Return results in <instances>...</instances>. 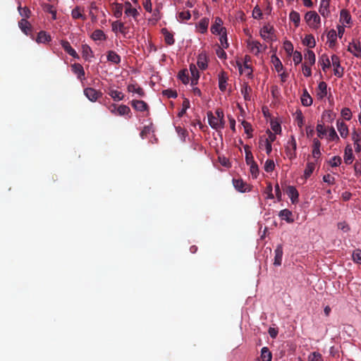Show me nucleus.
I'll return each mask as SVG.
<instances>
[{"label":"nucleus","instance_id":"nucleus-1","mask_svg":"<svg viewBox=\"0 0 361 361\" xmlns=\"http://www.w3.org/2000/svg\"><path fill=\"white\" fill-rule=\"evenodd\" d=\"M296 149L297 143L295 138L293 135H291L285 147L286 154L290 160H293L296 158Z\"/></svg>","mask_w":361,"mask_h":361},{"label":"nucleus","instance_id":"nucleus-2","mask_svg":"<svg viewBox=\"0 0 361 361\" xmlns=\"http://www.w3.org/2000/svg\"><path fill=\"white\" fill-rule=\"evenodd\" d=\"M305 19L308 25L313 28H317L320 23V17L315 11L306 13Z\"/></svg>","mask_w":361,"mask_h":361},{"label":"nucleus","instance_id":"nucleus-3","mask_svg":"<svg viewBox=\"0 0 361 361\" xmlns=\"http://www.w3.org/2000/svg\"><path fill=\"white\" fill-rule=\"evenodd\" d=\"M332 65L334 67V73L338 78H342L344 74V68L341 66L340 58L337 55L331 56Z\"/></svg>","mask_w":361,"mask_h":361},{"label":"nucleus","instance_id":"nucleus-4","mask_svg":"<svg viewBox=\"0 0 361 361\" xmlns=\"http://www.w3.org/2000/svg\"><path fill=\"white\" fill-rule=\"evenodd\" d=\"M348 51L357 58L361 57V44L359 39L349 43Z\"/></svg>","mask_w":361,"mask_h":361},{"label":"nucleus","instance_id":"nucleus-5","mask_svg":"<svg viewBox=\"0 0 361 361\" xmlns=\"http://www.w3.org/2000/svg\"><path fill=\"white\" fill-rule=\"evenodd\" d=\"M84 94L91 102H96L102 97V92L92 87H87L84 90Z\"/></svg>","mask_w":361,"mask_h":361},{"label":"nucleus","instance_id":"nucleus-6","mask_svg":"<svg viewBox=\"0 0 361 361\" xmlns=\"http://www.w3.org/2000/svg\"><path fill=\"white\" fill-rule=\"evenodd\" d=\"M208 122L209 126L216 130L221 129L224 128V123L219 120L212 112L209 111L207 113Z\"/></svg>","mask_w":361,"mask_h":361},{"label":"nucleus","instance_id":"nucleus-7","mask_svg":"<svg viewBox=\"0 0 361 361\" xmlns=\"http://www.w3.org/2000/svg\"><path fill=\"white\" fill-rule=\"evenodd\" d=\"M233 185L234 188L240 192H246L250 190V185L241 178H233Z\"/></svg>","mask_w":361,"mask_h":361},{"label":"nucleus","instance_id":"nucleus-8","mask_svg":"<svg viewBox=\"0 0 361 361\" xmlns=\"http://www.w3.org/2000/svg\"><path fill=\"white\" fill-rule=\"evenodd\" d=\"M247 47L255 55H257L259 53L262 51V49L265 50L267 48L266 46L263 47L262 44L259 42L255 40H248Z\"/></svg>","mask_w":361,"mask_h":361},{"label":"nucleus","instance_id":"nucleus-9","mask_svg":"<svg viewBox=\"0 0 361 361\" xmlns=\"http://www.w3.org/2000/svg\"><path fill=\"white\" fill-rule=\"evenodd\" d=\"M274 28L269 25H264L260 30V36L267 41H273V33Z\"/></svg>","mask_w":361,"mask_h":361},{"label":"nucleus","instance_id":"nucleus-10","mask_svg":"<svg viewBox=\"0 0 361 361\" xmlns=\"http://www.w3.org/2000/svg\"><path fill=\"white\" fill-rule=\"evenodd\" d=\"M18 26L21 31L26 35L32 36V27L31 24L26 19H21L18 22Z\"/></svg>","mask_w":361,"mask_h":361},{"label":"nucleus","instance_id":"nucleus-11","mask_svg":"<svg viewBox=\"0 0 361 361\" xmlns=\"http://www.w3.org/2000/svg\"><path fill=\"white\" fill-rule=\"evenodd\" d=\"M330 1L331 0H321L319 12L324 18H327L330 14Z\"/></svg>","mask_w":361,"mask_h":361},{"label":"nucleus","instance_id":"nucleus-12","mask_svg":"<svg viewBox=\"0 0 361 361\" xmlns=\"http://www.w3.org/2000/svg\"><path fill=\"white\" fill-rule=\"evenodd\" d=\"M130 104L138 111H145L149 110L147 104L142 100L133 99L131 101Z\"/></svg>","mask_w":361,"mask_h":361},{"label":"nucleus","instance_id":"nucleus-13","mask_svg":"<svg viewBox=\"0 0 361 361\" xmlns=\"http://www.w3.org/2000/svg\"><path fill=\"white\" fill-rule=\"evenodd\" d=\"M61 44L64 51L67 52L70 56H73L75 59H79V55L77 54L75 50L72 48V47L68 41L61 40Z\"/></svg>","mask_w":361,"mask_h":361},{"label":"nucleus","instance_id":"nucleus-14","mask_svg":"<svg viewBox=\"0 0 361 361\" xmlns=\"http://www.w3.org/2000/svg\"><path fill=\"white\" fill-rule=\"evenodd\" d=\"M286 193L290 198L291 202L295 204L298 202L299 193L294 186L289 185L287 187Z\"/></svg>","mask_w":361,"mask_h":361},{"label":"nucleus","instance_id":"nucleus-15","mask_svg":"<svg viewBox=\"0 0 361 361\" xmlns=\"http://www.w3.org/2000/svg\"><path fill=\"white\" fill-rule=\"evenodd\" d=\"M219 87L221 92H224L226 90V83L228 80V76L224 71H221L219 75Z\"/></svg>","mask_w":361,"mask_h":361},{"label":"nucleus","instance_id":"nucleus-16","mask_svg":"<svg viewBox=\"0 0 361 361\" xmlns=\"http://www.w3.org/2000/svg\"><path fill=\"white\" fill-rule=\"evenodd\" d=\"M223 24L222 20L217 17L215 19V23L211 27V32L213 34L220 35L223 30H225L224 27H222L221 25Z\"/></svg>","mask_w":361,"mask_h":361},{"label":"nucleus","instance_id":"nucleus-17","mask_svg":"<svg viewBox=\"0 0 361 361\" xmlns=\"http://www.w3.org/2000/svg\"><path fill=\"white\" fill-rule=\"evenodd\" d=\"M275 256H274V264L275 266H280L282 262L283 257V247L281 245H279L275 249Z\"/></svg>","mask_w":361,"mask_h":361},{"label":"nucleus","instance_id":"nucleus-18","mask_svg":"<svg viewBox=\"0 0 361 361\" xmlns=\"http://www.w3.org/2000/svg\"><path fill=\"white\" fill-rule=\"evenodd\" d=\"M111 6L114 16L116 18H121L123 13V4L117 2H114L111 4Z\"/></svg>","mask_w":361,"mask_h":361},{"label":"nucleus","instance_id":"nucleus-19","mask_svg":"<svg viewBox=\"0 0 361 361\" xmlns=\"http://www.w3.org/2000/svg\"><path fill=\"white\" fill-rule=\"evenodd\" d=\"M337 128L342 137L345 138L348 135V126L342 121H337Z\"/></svg>","mask_w":361,"mask_h":361},{"label":"nucleus","instance_id":"nucleus-20","mask_svg":"<svg viewBox=\"0 0 361 361\" xmlns=\"http://www.w3.org/2000/svg\"><path fill=\"white\" fill-rule=\"evenodd\" d=\"M161 34L164 37V41L168 45H173L175 42V39L173 38V35L171 32H169L166 28H162Z\"/></svg>","mask_w":361,"mask_h":361},{"label":"nucleus","instance_id":"nucleus-21","mask_svg":"<svg viewBox=\"0 0 361 361\" xmlns=\"http://www.w3.org/2000/svg\"><path fill=\"white\" fill-rule=\"evenodd\" d=\"M353 149L350 145H347L344 153V162L346 164H350L353 161Z\"/></svg>","mask_w":361,"mask_h":361},{"label":"nucleus","instance_id":"nucleus-22","mask_svg":"<svg viewBox=\"0 0 361 361\" xmlns=\"http://www.w3.org/2000/svg\"><path fill=\"white\" fill-rule=\"evenodd\" d=\"M327 95V84L322 81L318 85L317 97L319 99H323Z\"/></svg>","mask_w":361,"mask_h":361},{"label":"nucleus","instance_id":"nucleus-23","mask_svg":"<svg viewBox=\"0 0 361 361\" xmlns=\"http://www.w3.org/2000/svg\"><path fill=\"white\" fill-rule=\"evenodd\" d=\"M72 71L77 74L78 78L82 80L85 77V71L82 65L80 63H74L71 66Z\"/></svg>","mask_w":361,"mask_h":361},{"label":"nucleus","instance_id":"nucleus-24","mask_svg":"<svg viewBox=\"0 0 361 361\" xmlns=\"http://www.w3.org/2000/svg\"><path fill=\"white\" fill-rule=\"evenodd\" d=\"M51 40L50 35L47 34L45 31H40L37 37L36 42L37 43H47Z\"/></svg>","mask_w":361,"mask_h":361},{"label":"nucleus","instance_id":"nucleus-25","mask_svg":"<svg viewBox=\"0 0 361 361\" xmlns=\"http://www.w3.org/2000/svg\"><path fill=\"white\" fill-rule=\"evenodd\" d=\"M111 27H112V31L114 32H117L118 30L121 33L124 34V35L126 32L127 28L124 26V24L122 22H120L118 20L113 22L111 24Z\"/></svg>","mask_w":361,"mask_h":361},{"label":"nucleus","instance_id":"nucleus-26","mask_svg":"<svg viewBox=\"0 0 361 361\" xmlns=\"http://www.w3.org/2000/svg\"><path fill=\"white\" fill-rule=\"evenodd\" d=\"M301 103L305 106H310L312 104V99L306 89L304 90L301 96Z\"/></svg>","mask_w":361,"mask_h":361},{"label":"nucleus","instance_id":"nucleus-27","mask_svg":"<svg viewBox=\"0 0 361 361\" xmlns=\"http://www.w3.org/2000/svg\"><path fill=\"white\" fill-rule=\"evenodd\" d=\"M82 54L85 60H90V58L94 56L93 51L90 47L87 44L82 45Z\"/></svg>","mask_w":361,"mask_h":361},{"label":"nucleus","instance_id":"nucleus-28","mask_svg":"<svg viewBox=\"0 0 361 361\" xmlns=\"http://www.w3.org/2000/svg\"><path fill=\"white\" fill-rule=\"evenodd\" d=\"M302 44L309 48H314L316 45V41L314 36L309 34L305 35V38L302 39Z\"/></svg>","mask_w":361,"mask_h":361},{"label":"nucleus","instance_id":"nucleus-29","mask_svg":"<svg viewBox=\"0 0 361 361\" xmlns=\"http://www.w3.org/2000/svg\"><path fill=\"white\" fill-rule=\"evenodd\" d=\"M316 60L315 54L312 50H307L306 54H305V63L310 66H312L314 64Z\"/></svg>","mask_w":361,"mask_h":361},{"label":"nucleus","instance_id":"nucleus-30","mask_svg":"<svg viewBox=\"0 0 361 361\" xmlns=\"http://www.w3.org/2000/svg\"><path fill=\"white\" fill-rule=\"evenodd\" d=\"M107 60L114 64H118L121 62V56L114 51L107 52Z\"/></svg>","mask_w":361,"mask_h":361},{"label":"nucleus","instance_id":"nucleus-31","mask_svg":"<svg viewBox=\"0 0 361 361\" xmlns=\"http://www.w3.org/2000/svg\"><path fill=\"white\" fill-rule=\"evenodd\" d=\"M327 38L329 42V47L332 48L335 46L337 39V33L336 30L331 29L327 34Z\"/></svg>","mask_w":361,"mask_h":361},{"label":"nucleus","instance_id":"nucleus-32","mask_svg":"<svg viewBox=\"0 0 361 361\" xmlns=\"http://www.w3.org/2000/svg\"><path fill=\"white\" fill-rule=\"evenodd\" d=\"M127 89L129 92H135L140 97H143L145 94V92H144V90H142V88L137 86L136 84L128 85Z\"/></svg>","mask_w":361,"mask_h":361},{"label":"nucleus","instance_id":"nucleus-33","mask_svg":"<svg viewBox=\"0 0 361 361\" xmlns=\"http://www.w3.org/2000/svg\"><path fill=\"white\" fill-rule=\"evenodd\" d=\"M209 25V19L207 18H204L200 20L199 23L197 25V29L201 33H204L207 30V27Z\"/></svg>","mask_w":361,"mask_h":361},{"label":"nucleus","instance_id":"nucleus-34","mask_svg":"<svg viewBox=\"0 0 361 361\" xmlns=\"http://www.w3.org/2000/svg\"><path fill=\"white\" fill-rule=\"evenodd\" d=\"M261 358L262 361H271L272 354L267 347H263L262 348Z\"/></svg>","mask_w":361,"mask_h":361},{"label":"nucleus","instance_id":"nucleus-35","mask_svg":"<svg viewBox=\"0 0 361 361\" xmlns=\"http://www.w3.org/2000/svg\"><path fill=\"white\" fill-rule=\"evenodd\" d=\"M340 21L342 22L343 23H346V24L350 23L351 16H350V13L347 10H345V9L341 10V14H340Z\"/></svg>","mask_w":361,"mask_h":361},{"label":"nucleus","instance_id":"nucleus-36","mask_svg":"<svg viewBox=\"0 0 361 361\" xmlns=\"http://www.w3.org/2000/svg\"><path fill=\"white\" fill-rule=\"evenodd\" d=\"M319 63H321L322 68L324 71H326V68H329L331 67V61L326 54H322Z\"/></svg>","mask_w":361,"mask_h":361},{"label":"nucleus","instance_id":"nucleus-37","mask_svg":"<svg viewBox=\"0 0 361 361\" xmlns=\"http://www.w3.org/2000/svg\"><path fill=\"white\" fill-rule=\"evenodd\" d=\"M316 164L317 163L314 161H310L307 163L306 169L304 172V176L305 178H308L312 175L315 169Z\"/></svg>","mask_w":361,"mask_h":361},{"label":"nucleus","instance_id":"nucleus-38","mask_svg":"<svg viewBox=\"0 0 361 361\" xmlns=\"http://www.w3.org/2000/svg\"><path fill=\"white\" fill-rule=\"evenodd\" d=\"M279 215L283 220H286L288 223L293 221V220L290 219V216H292V212L287 209H284L280 211Z\"/></svg>","mask_w":361,"mask_h":361},{"label":"nucleus","instance_id":"nucleus-39","mask_svg":"<svg viewBox=\"0 0 361 361\" xmlns=\"http://www.w3.org/2000/svg\"><path fill=\"white\" fill-rule=\"evenodd\" d=\"M91 37L93 40H105L106 39V35L104 32L102 30H95L92 35Z\"/></svg>","mask_w":361,"mask_h":361},{"label":"nucleus","instance_id":"nucleus-40","mask_svg":"<svg viewBox=\"0 0 361 361\" xmlns=\"http://www.w3.org/2000/svg\"><path fill=\"white\" fill-rule=\"evenodd\" d=\"M245 152V161L247 165L252 164L255 161L254 157L252 152L250 149V147L248 145H245L244 147Z\"/></svg>","mask_w":361,"mask_h":361},{"label":"nucleus","instance_id":"nucleus-41","mask_svg":"<svg viewBox=\"0 0 361 361\" xmlns=\"http://www.w3.org/2000/svg\"><path fill=\"white\" fill-rule=\"evenodd\" d=\"M252 92V88L248 86L247 84H245L244 86L241 89V93L243 95L245 100L250 101L251 96L250 93Z\"/></svg>","mask_w":361,"mask_h":361},{"label":"nucleus","instance_id":"nucleus-42","mask_svg":"<svg viewBox=\"0 0 361 361\" xmlns=\"http://www.w3.org/2000/svg\"><path fill=\"white\" fill-rule=\"evenodd\" d=\"M109 94L115 101H121L124 98V95L121 92L115 90H110Z\"/></svg>","mask_w":361,"mask_h":361},{"label":"nucleus","instance_id":"nucleus-43","mask_svg":"<svg viewBox=\"0 0 361 361\" xmlns=\"http://www.w3.org/2000/svg\"><path fill=\"white\" fill-rule=\"evenodd\" d=\"M271 62L274 64L275 69L278 73L283 70V64L280 59L276 55H273L271 56Z\"/></svg>","mask_w":361,"mask_h":361},{"label":"nucleus","instance_id":"nucleus-44","mask_svg":"<svg viewBox=\"0 0 361 361\" xmlns=\"http://www.w3.org/2000/svg\"><path fill=\"white\" fill-rule=\"evenodd\" d=\"M71 16L74 19L81 18L83 20H86V16L82 13L81 9L78 6L72 10Z\"/></svg>","mask_w":361,"mask_h":361},{"label":"nucleus","instance_id":"nucleus-45","mask_svg":"<svg viewBox=\"0 0 361 361\" xmlns=\"http://www.w3.org/2000/svg\"><path fill=\"white\" fill-rule=\"evenodd\" d=\"M289 19L295 23V27L299 25L300 16L297 11H292L289 14Z\"/></svg>","mask_w":361,"mask_h":361},{"label":"nucleus","instance_id":"nucleus-46","mask_svg":"<svg viewBox=\"0 0 361 361\" xmlns=\"http://www.w3.org/2000/svg\"><path fill=\"white\" fill-rule=\"evenodd\" d=\"M43 9L45 12L51 13L52 16V19L56 20V11L54 8V6L49 4H45L43 6Z\"/></svg>","mask_w":361,"mask_h":361},{"label":"nucleus","instance_id":"nucleus-47","mask_svg":"<svg viewBox=\"0 0 361 361\" xmlns=\"http://www.w3.org/2000/svg\"><path fill=\"white\" fill-rule=\"evenodd\" d=\"M197 66L198 67L204 70L207 67V61L206 60L205 55L200 54L197 59Z\"/></svg>","mask_w":361,"mask_h":361},{"label":"nucleus","instance_id":"nucleus-48","mask_svg":"<svg viewBox=\"0 0 361 361\" xmlns=\"http://www.w3.org/2000/svg\"><path fill=\"white\" fill-rule=\"evenodd\" d=\"M130 112V108L124 104L118 106L117 114L119 116L128 115Z\"/></svg>","mask_w":361,"mask_h":361},{"label":"nucleus","instance_id":"nucleus-49","mask_svg":"<svg viewBox=\"0 0 361 361\" xmlns=\"http://www.w3.org/2000/svg\"><path fill=\"white\" fill-rule=\"evenodd\" d=\"M178 78L185 85L189 82V75L186 70H182L178 73Z\"/></svg>","mask_w":361,"mask_h":361},{"label":"nucleus","instance_id":"nucleus-50","mask_svg":"<svg viewBox=\"0 0 361 361\" xmlns=\"http://www.w3.org/2000/svg\"><path fill=\"white\" fill-rule=\"evenodd\" d=\"M295 121L297 122L298 126L300 128H302L304 124L303 116L301 110H297L295 112Z\"/></svg>","mask_w":361,"mask_h":361},{"label":"nucleus","instance_id":"nucleus-51","mask_svg":"<svg viewBox=\"0 0 361 361\" xmlns=\"http://www.w3.org/2000/svg\"><path fill=\"white\" fill-rule=\"evenodd\" d=\"M20 16L23 17L22 19H27L30 16L31 11L27 7L18 8Z\"/></svg>","mask_w":361,"mask_h":361},{"label":"nucleus","instance_id":"nucleus-52","mask_svg":"<svg viewBox=\"0 0 361 361\" xmlns=\"http://www.w3.org/2000/svg\"><path fill=\"white\" fill-rule=\"evenodd\" d=\"M341 116L346 121H350L352 118V112L349 108L345 107L341 110Z\"/></svg>","mask_w":361,"mask_h":361},{"label":"nucleus","instance_id":"nucleus-53","mask_svg":"<svg viewBox=\"0 0 361 361\" xmlns=\"http://www.w3.org/2000/svg\"><path fill=\"white\" fill-rule=\"evenodd\" d=\"M275 164L272 159H267L264 164V170L267 172H272L274 170Z\"/></svg>","mask_w":361,"mask_h":361},{"label":"nucleus","instance_id":"nucleus-54","mask_svg":"<svg viewBox=\"0 0 361 361\" xmlns=\"http://www.w3.org/2000/svg\"><path fill=\"white\" fill-rule=\"evenodd\" d=\"M162 94L167 98H176L178 96L177 92L171 89H167L162 91Z\"/></svg>","mask_w":361,"mask_h":361},{"label":"nucleus","instance_id":"nucleus-55","mask_svg":"<svg viewBox=\"0 0 361 361\" xmlns=\"http://www.w3.org/2000/svg\"><path fill=\"white\" fill-rule=\"evenodd\" d=\"M309 361H323L322 355L318 352L312 353L308 357Z\"/></svg>","mask_w":361,"mask_h":361},{"label":"nucleus","instance_id":"nucleus-56","mask_svg":"<svg viewBox=\"0 0 361 361\" xmlns=\"http://www.w3.org/2000/svg\"><path fill=\"white\" fill-rule=\"evenodd\" d=\"M182 105L183 109L178 114L179 117H182L185 114L186 110L190 108V101L186 98L184 99Z\"/></svg>","mask_w":361,"mask_h":361},{"label":"nucleus","instance_id":"nucleus-57","mask_svg":"<svg viewBox=\"0 0 361 361\" xmlns=\"http://www.w3.org/2000/svg\"><path fill=\"white\" fill-rule=\"evenodd\" d=\"M285 51L288 55H291L293 51V45L290 41H286L283 44Z\"/></svg>","mask_w":361,"mask_h":361},{"label":"nucleus","instance_id":"nucleus-58","mask_svg":"<svg viewBox=\"0 0 361 361\" xmlns=\"http://www.w3.org/2000/svg\"><path fill=\"white\" fill-rule=\"evenodd\" d=\"M242 125L244 127V129H245V133L248 135V136L250 137H252V135H251V133L252 131V126L250 123L245 121H242Z\"/></svg>","mask_w":361,"mask_h":361},{"label":"nucleus","instance_id":"nucleus-59","mask_svg":"<svg viewBox=\"0 0 361 361\" xmlns=\"http://www.w3.org/2000/svg\"><path fill=\"white\" fill-rule=\"evenodd\" d=\"M316 129L317 132V135L320 138H322L323 136L326 134V130H325L323 124L318 123Z\"/></svg>","mask_w":361,"mask_h":361},{"label":"nucleus","instance_id":"nucleus-60","mask_svg":"<svg viewBox=\"0 0 361 361\" xmlns=\"http://www.w3.org/2000/svg\"><path fill=\"white\" fill-rule=\"evenodd\" d=\"M293 61L295 65H298L302 62V56L301 52L298 51H295L293 53Z\"/></svg>","mask_w":361,"mask_h":361},{"label":"nucleus","instance_id":"nucleus-61","mask_svg":"<svg viewBox=\"0 0 361 361\" xmlns=\"http://www.w3.org/2000/svg\"><path fill=\"white\" fill-rule=\"evenodd\" d=\"M250 172L254 178H257L259 173V168L256 162L249 164Z\"/></svg>","mask_w":361,"mask_h":361},{"label":"nucleus","instance_id":"nucleus-62","mask_svg":"<svg viewBox=\"0 0 361 361\" xmlns=\"http://www.w3.org/2000/svg\"><path fill=\"white\" fill-rule=\"evenodd\" d=\"M341 158L339 156H334L330 161L329 164L332 167L338 166L341 164Z\"/></svg>","mask_w":361,"mask_h":361},{"label":"nucleus","instance_id":"nucleus-63","mask_svg":"<svg viewBox=\"0 0 361 361\" xmlns=\"http://www.w3.org/2000/svg\"><path fill=\"white\" fill-rule=\"evenodd\" d=\"M352 139L354 143H357L361 141V130H355L352 133Z\"/></svg>","mask_w":361,"mask_h":361},{"label":"nucleus","instance_id":"nucleus-64","mask_svg":"<svg viewBox=\"0 0 361 361\" xmlns=\"http://www.w3.org/2000/svg\"><path fill=\"white\" fill-rule=\"evenodd\" d=\"M353 261L356 263L361 264V250H356L353 253Z\"/></svg>","mask_w":361,"mask_h":361}]
</instances>
